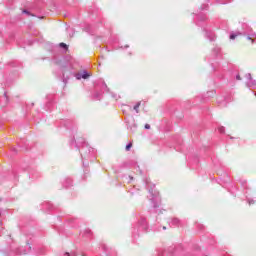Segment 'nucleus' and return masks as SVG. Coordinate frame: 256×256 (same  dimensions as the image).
<instances>
[{
  "label": "nucleus",
  "mask_w": 256,
  "mask_h": 256,
  "mask_svg": "<svg viewBox=\"0 0 256 256\" xmlns=\"http://www.w3.org/2000/svg\"><path fill=\"white\" fill-rule=\"evenodd\" d=\"M52 63L59 68L64 85L69 83V79H71V77H75L78 81L81 79H89L90 77L87 70H84L82 73L74 72L75 68L73 67V64L75 63V59H73L71 56L54 55L52 58Z\"/></svg>",
  "instance_id": "1"
},
{
  "label": "nucleus",
  "mask_w": 256,
  "mask_h": 256,
  "mask_svg": "<svg viewBox=\"0 0 256 256\" xmlns=\"http://www.w3.org/2000/svg\"><path fill=\"white\" fill-rule=\"evenodd\" d=\"M71 149H77L80 151L82 165L84 168L89 167V162L86 161H95V149H93L84 138H72L70 140Z\"/></svg>",
  "instance_id": "2"
},
{
  "label": "nucleus",
  "mask_w": 256,
  "mask_h": 256,
  "mask_svg": "<svg viewBox=\"0 0 256 256\" xmlns=\"http://www.w3.org/2000/svg\"><path fill=\"white\" fill-rule=\"evenodd\" d=\"M209 9V5L203 4L200 7V12L195 14L196 19V25L197 27H201L205 39L213 43V41H216L217 35H215V32L213 30L209 29V25H207V15L201 11H207Z\"/></svg>",
  "instance_id": "3"
},
{
  "label": "nucleus",
  "mask_w": 256,
  "mask_h": 256,
  "mask_svg": "<svg viewBox=\"0 0 256 256\" xmlns=\"http://www.w3.org/2000/svg\"><path fill=\"white\" fill-rule=\"evenodd\" d=\"M109 93V88L104 81L98 82L94 86V91L91 93V100L92 101H101L103 99V93Z\"/></svg>",
  "instance_id": "4"
},
{
  "label": "nucleus",
  "mask_w": 256,
  "mask_h": 256,
  "mask_svg": "<svg viewBox=\"0 0 256 256\" xmlns=\"http://www.w3.org/2000/svg\"><path fill=\"white\" fill-rule=\"evenodd\" d=\"M218 183H219V185L224 187V189H227V191L231 195L236 197L235 192L239 191V188H237V186H235V184L231 183V178L229 177V174H227V172L223 173V178H220V181Z\"/></svg>",
  "instance_id": "5"
},
{
  "label": "nucleus",
  "mask_w": 256,
  "mask_h": 256,
  "mask_svg": "<svg viewBox=\"0 0 256 256\" xmlns=\"http://www.w3.org/2000/svg\"><path fill=\"white\" fill-rule=\"evenodd\" d=\"M149 231V223L145 217H141L137 224L132 227V237H139L141 233Z\"/></svg>",
  "instance_id": "6"
},
{
  "label": "nucleus",
  "mask_w": 256,
  "mask_h": 256,
  "mask_svg": "<svg viewBox=\"0 0 256 256\" xmlns=\"http://www.w3.org/2000/svg\"><path fill=\"white\" fill-rule=\"evenodd\" d=\"M148 193L150 194V201L152 203V207L154 209V213H163V210L161 209V195H159V192H153V189H149Z\"/></svg>",
  "instance_id": "7"
},
{
  "label": "nucleus",
  "mask_w": 256,
  "mask_h": 256,
  "mask_svg": "<svg viewBox=\"0 0 256 256\" xmlns=\"http://www.w3.org/2000/svg\"><path fill=\"white\" fill-rule=\"evenodd\" d=\"M125 124L128 131H130L131 133L137 132L138 125L134 117L125 118Z\"/></svg>",
  "instance_id": "8"
},
{
  "label": "nucleus",
  "mask_w": 256,
  "mask_h": 256,
  "mask_svg": "<svg viewBox=\"0 0 256 256\" xmlns=\"http://www.w3.org/2000/svg\"><path fill=\"white\" fill-rule=\"evenodd\" d=\"M246 87H248V89H256V80L253 79V76H251V73H247L246 74Z\"/></svg>",
  "instance_id": "9"
},
{
  "label": "nucleus",
  "mask_w": 256,
  "mask_h": 256,
  "mask_svg": "<svg viewBox=\"0 0 256 256\" xmlns=\"http://www.w3.org/2000/svg\"><path fill=\"white\" fill-rule=\"evenodd\" d=\"M212 59H221V48L219 46H215L211 51Z\"/></svg>",
  "instance_id": "10"
},
{
  "label": "nucleus",
  "mask_w": 256,
  "mask_h": 256,
  "mask_svg": "<svg viewBox=\"0 0 256 256\" xmlns=\"http://www.w3.org/2000/svg\"><path fill=\"white\" fill-rule=\"evenodd\" d=\"M253 32V29H251V26L247 23H242V31L240 32L241 35H247L249 33Z\"/></svg>",
  "instance_id": "11"
},
{
  "label": "nucleus",
  "mask_w": 256,
  "mask_h": 256,
  "mask_svg": "<svg viewBox=\"0 0 256 256\" xmlns=\"http://www.w3.org/2000/svg\"><path fill=\"white\" fill-rule=\"evenodd\" d=\"M39 177H41V173H39L37 170H31L29 172V179H32V181L39 179Z\"/></svg>",
  "instance_id": "12"
},
{
  "label": "nucleus",
  "mask_w": 256,
  "mask_h": 256,
  "mask_svg": "<svg viewBox=\"0 0 256 256\" xmlns=\"http://www.w3.org/2000/svg\"><path fill=\"white\" fill-rule=\"evenodd\" d=\"M62 186L64 189H69V187H73V180L71 178H66L62 182Z\"/></svg>",
  "instance_id": "13"
},
{
  "label": "nucleus",
  "mask_w": 256,
  "mask_h": 256,
  "mask_svg": "<svg viewBox=\"0 0 256 256\" xmlns=\"http://www.w3.org/2000/svg\"><path fill=\"white\" fill-rule=\"evenodd\" d=\"M169 226L170 227H181V220H179V218H173L169 222Z\"/></svg>",
  "instance_id": "14"
},
{
  "label": "nucleus",
  "mask_w": 256,
  "mask_h": 256,
  "mask_svg": "<svg viewBox=\"0 0 256 256\" xmlns=\"http://www.w3.org/2000/svg\"><path fill=\"white\" fill-rule=\"evenodd\" d=\"M41 205H42V210L46 212L53 211V204H51L50 202H44Z\"/></svg>",
  "instance_id": "15"
},
{
  "label": "nucleus",
  "mask_w": 256,
  "mask_h": 256,
  "mask_svg": "<svg viewBox=\"0 0 256 256\" xmlns=\"http://www.w3.org/2000/svg\"><path fill=\"white\" fill-rule=\"evenodd\" d=\"M84 31L88 33V35H93V33H95V31L93 30V26L91 25H86L84 27Z\"/></svg>",
  "instance_id": "16"
},
{
  "label": "nucleus",
  "mask_w": 256,
  "mask_h": 256,
  "mask_svg": "<svg viewBox=\"0 0 256 256\" xmlns=\"http://www.w3.org/2000/svg\"><path fill=\"white\" fill-rule=\"evenodd\" d=\"M227 102H229V100H227V98H224V99L219 98V99H218V103H219V105H220L221 107H227Z\"/></svg>",
  "instance_id": "17"
},
{
  "label": "nucleus",
  "mask_w": 256,
  "mask_h": 256,
  "mask_svg": "<svg viewBox=\"0 0 256 256\" xmlns=\"http://www.w3.org/2000/svg\"><path fill=\"white\" fill-rule=\"evenodd\" d=\"M66 31H67L69 37H74L75 36V28L67 27Z\"/></svg>",
  "instance_id": "18"
},
{
  "label": "nucleus",
  "mask_w": 256,
  "mask_h": 256,
  "mask_svg": "<svg viewBox=\"0 0 256 256\" xmlns=\"http://www.w3.org/2000/svg\"><path fill=\"white\" fill-rule=\"evenodd\" d=\"M82 237H91L92 232L90 229H85L84 231L81 232Z\"/></svg>",
  "instance_id": "19"
},
{
  "label": "nucleus",
  "mask_w": 256,
  "mask_h": 256,
  "mask_svg": "<svg viewBox=\"0 0 256 256\" xmlns=\"http://www.w3.org/2000/svg\"><path fill=\"white\" fill-rule=\"evenodd\" d=\"M53 106V99L50 98L46 103V111H51V107Z\"/></svg>",
  "instance_id": "20"
},
{
  "label": "nucleus",
  "mask_w": 256,
  "mask_h": 256,
  "mask_svg": "<svg viewBox=\"0 0 256 256\" xmlns=\"http://www.w3.org/2000/svg\"><path fill=\"white\" fill-rule=\"evenodd\" d=\"M247 40L248 41H252V43H255V40H252L251 37H255L256 38V33L255 32H249V34H247Z\"/></svg>",
  "instance_id": "21"
},
{
  "label": "nucleus",
  "mask_w": 256,
  "mask_h": 256,
  "mask_svg": "<svg viewBox=\"0 0 256 256\" xmlns=\"http://www.w3.org/2000/svg\"><path fill=\"white\" fill-rule=\"evenodd\" d=\"M59 47H60V49H63V51H68L69 50V46L64 42H61L59 44Z\"/></svg>",
  "instance_id": "22"
},
{
  "label": "nucleus",
  "mask_w": 256,
  "mask_h": 256,
  "mask_svg": "<svg viewBox=\"0 0 256 256\" xmlns=\"http://www.w3.org/2000/svg\"><path fill=\"white\" fill-rule=\"evenodd\" d=\"M239 35H242L241 32L231 33L229 39L234 40L235 38L239 37Z\"/></svg>",
  "instance_id": "23"
},
{
  "label": "nucleus",
  "mask_w": 256,
  "mask_h": 256,
  "mask_svg": "<svg viewBox=\"0 0 256 256\" xmlns=\"http://www.w3.org/2000/svg\"><path fill=\"white\" fill-rule=\"evenodd\" d=\"M141 107V102H137L135 105H134V111L136 113H139V108Z\"/></svg>",
  "instance_id": "24"
},
{
  "label": "nucleus",
  "mask_w": 256,
  "mask_h": 256,
  "mask_svg": "<svg viewBox=\"0 0 256 256\" xmlns=\"http://www.w3.org/2000/svg\"><path fill=\"white\" fill-rule=\"evenodd\" d=\"M71 125H73V122H71V120H67L66 123L64 124L66 129H71Z\"/></svg>",
  "instance_id": "25"
},
{
  "label": "nucleus",
  "mask_w": 256,
  "mask_h": 256,
  "mask_svg": "<svg viewBox=\"0 0 256 256\" xmlns=\"http://www.w3.org/2000/svg\"><path fill=\"white\" fill-rule=\"evenodd\" d=\"M247 201L249 205H255L256 198L255 199L247 198Z\"/></svg>",
  "instance_id": "26"
},
{
  "label": "nucleus",
  "mask_w": 256,
  "mask_h": 256,
  "mask_svg": "<svg viewBox=\"0 0 256 256\" xmlns=\"http://www.w3.org/2000/svg\"><path fill=\"white\" fill-rule=\"evenodd\" d=\"M158 256H171L169 253L166 252V250L159 252Z\"/></svg>",
  "instance_id": "27"
},
{
  "label": "nucleus",
  "mask_w": 256,
  "mask_h": 256,
  "mask_svg": "<svg viewBox=\"0 0 256 256\" xmlns=\"http://www.w3.org/2000/svg\"><path fill=\"white\" fill-rule=\"evenodd\" d=\"M233 0H222L220 1V5H227V3H231Z\"/></svg>",
  "instance_id": "28"
},
{
  "label": "nucleus",
  "mask_w": 256,
  "mask_h": 256,
  "mask_svg": "<svg viewBox=\"0 0 256 256\" xmlns=\"http://www.w3.org/2000/svg\"><path fill=\"white\" fill-rule=\"evenodd\" d=\"M22 13H24V15H31L32 17H35V15L31 14V12H29L27 9H24Z\"/></svg>",
  "instance_id": "29"
},
{
  "label": "nucleus",
  "mask_w": 256,
  "mask_h": 256,
  "mask_svg": "<svg viewBox=\"0 0 256 256\" xmlns=\"http://www.w3.org/2000/svg\"><path fill=\"white\" fill-rule=\"evenodd\" d=\"M4 99H5L6 105H8V103H9V96L7 95V92H4Z\"/></svg>",
  "instance_id": "30"
},
{
  "label": "nucleus",
  "mask_w": 256,
  "mask_h": 256,
  "mask_svg": "<svg viewBox=\"0 0 256 256\" xmlns=\"http://www.w3.org/2000/svg\"><path fill=\"white\" fill-rule=\"evenodd\" d=\"M212 69H213L214 73H217V72L221 71V67L217 68L213 64H212Z\"/></svg>",
  "instance_id": "31"
},
{
  "label": "nucleus",
  "mask_w": 256,
  "mask_h": 256,
  "mask_svg": "<svg viewBox=\"0 0 256 256\" xmlns=\"http://www.w3.org/2000/svg\"><path fill=\"white\" fill-rule=\"evenodd\" d=\"M133 147V144L132 143H128L127 145H126V148H125V150L126 151H131V148Z\"/></svg>",
  "instance_id": "32"
},
{
  "label": "nucleus",
  "mask_w": 256,
  "mask_h": 256,
  "mask_svg": "<svg viewBox=\"0 0 256 256\" xmlns=\"http://www.w3.org/2000/svg\"><path fill=\"white\" fill-rule=\"evenodd\" d=\"M219 133H225V127L221 126L218 128Z\"/></svg>",
  "instance_id": "33"
},
{
  "label": "nucleus",
  "mask_w": 256,
  "mask_h": 256,
  "mask_svg": "<svg viewBox=\"0 0 256 256\" xmlns=\"http://www.w3.org/2000/svg\"><path fill=\"white\" fill-rule=\"evenodd\" d=\"M112 97H113V99H116V101H117V99H120V97L117 94H112Z\"/></svg>",
  "instance_id": "34"
},
{
  "label": "nucleus",
  "mask_w": 256,
  "mask_h": 256,
  "mask_svg": "<svg viewBox=\"0 0 256 256\" xmlns=\"http://www.w3.org/2000/svg\"><path fill=\"white\" fill-rule=\"evenodd\" d=\"M144 129H147V130L151 129V125L145 124Z\"/></svg>",
  "instance_id": "35"
},
{
  "label": "nucleus",
  "mask_w": 256,
  "mask_h": 256,
  "mask_svg": "<svg viewBox=\"0 0 256 256\" xmlns=\"http://www.w3.org/2000/svg\"><path fill=\"white\" fill-rule=\"evenodd\" d=\"M236 80H237V81H241V75L237 74V75H236Z\"/></svg>",
  "instance_id": "36"
},
{
  "label": "nucleus",
  "mask_w": 256,
  "mask_h": 256,
  "mask_svg": "<svg viewBox=\"0 0 256 256\" xmlns=\"http://www.w3.org/2000/svg\"><path fill=\"white\" fill-rule=\"evenodd\" d=\"M213 91H211V92H207V97H211V95H213Z\"/></svg>",
  "instance_id": "37"
},
{
  "label": "nucleus",
  "mask_w": 256,
  "mask_h": 256,
  "mask_svg": "<svg viewBox=\"0 0 256 256\" xmlns=\"http://www.w3.org/2000/svg\"><path fill=\"white\" fill-rule=\"evenodd\" d=\"M137 169L140 172V175H143V170H141V168H139V166H137Z\"/></svg>",
  "instance_id": "38"
},
{
  "label": "nucleus",
  "mask_w": 256,
  "mask_h": 256,
  "mask_svg": "<svg viewBox=\"0 0 256 256\" xmlns=\"http://www.w3.org/2000/svg\"><path fill=\"white\" fill-rule=\"evenodd\" d=\"M124 49H129V45H125V46H124Z\"/></svg>",
  "instance_id": "39"
},
{
  "label": "nucleus",
  "mask_w": 256,
  "mask_h": 256,
  "mask_svg": "<svg viewBox=\"0 0 256 256\" xmlns=\"http://www.w3.org/2000/svg\"><path fill=\"white\" fill-rule=\"evenodd\" d=\"M130 181H133V176H129Z\"/></svg>",
  "instance_id": "40"
},
{
  "label": "nucleus",
  "mask_w": 256,
  "mask_h": 256,
  "mask_svg": "<svg viewBox=\"0 0 256 256\" xmlns=\"http://www.w3.org/2000/svg\"><path fill=\"white\" fill-rule=\"evenodd\" d=\"M165 229H167V227L163 226V231H165Z\"/></svg>",
  "instance_id": "41"
},
{
  "label": "nucleus",
  "mask_w": 256,
  "mask_h": 256,
  "mask_svg": "<svg viewBox=\"0 0 256 256\" xmlns=\"http://www.w3.org/2000/svg\"><path fill=\"white\" fill-rule=\"evenodd\" d=\"M34 105H35V104H34V103H32V104H31V107H33Z\"/></svg>",
  "instance_id": "42"
},
{
  "label": "nucleus",
  "mask_w": 256,
  "mask_h": 256,
  "mask_svg": "<svg viewBox=\"0 0 256 256\" xmlns=\"http://www.w3.org/2000/svg\"><path fill=\"white\" fill-rule=\"evenodd\" d=\"M39 19H43V17H39Z\"/></svg>",
  "instance_id": "43"
}]
</instances>
